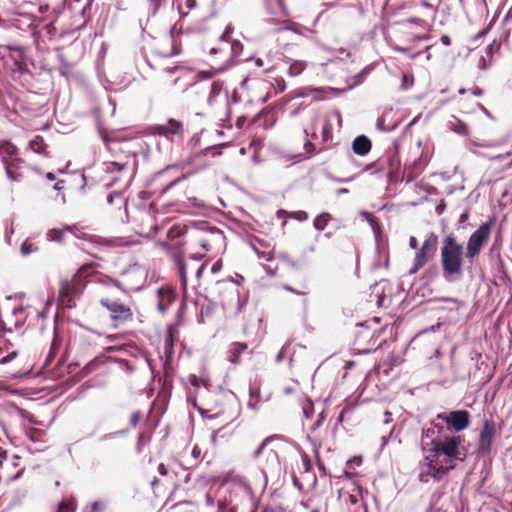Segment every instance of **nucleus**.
<instances>
[{
  "label": "nucleus",
  "instance_id": "nucleus-4",
  "mask_svg": "<svg viewBox=\"0 0 512 512\" xmlns=\"http://www.w3.org/2000/svg\"><path fill=\"white\" fill-rule=\"evenodd\" d=\"M451 469H453V466H443L428 453H423L418 478L422 483H428L430 480L438 482L441 477Z\"/></svg>",
  "mask_w": 512,
  "mask_h": 512
},
{
  "label": "nucleus",
  "instance_id": "nucleus-32",
  "mask_svg": "<svg viewBox=\"0 0 512 512\" xmlns=\"http://www.w3.org/2000/svg\"><path fill=\"white\" fill-rule=\"evenodd\" d=\"M271 440L270 437H267L263 440V442L259 445V447L254 452V457L257 458L261 455L265 447L267 446L268 442Z\"/></svg>",
  "mask_w": 512,
  "mask_h": 512
},
{
  "label": "nucleus",
  "instance_id": "nucleus-17",
  "mask_svg": "<svg viewBox=\"0 0 512 512\" xmlns=\"http://www.w3.org/2000/svg\"><path fill=\"white\" fill-rule=\"evenodd\" d=\"M106 170L108 172H110V173H113V172H119V173L128 172L127 183H129L131 178H132V175L134 173L135 168L133 167L132 169H130L128 167L127 163L122 164V163L113 161V162H109V163L106 164Z\"/></svg>",
  "mask_w": 512,
  "mask_h": 512
},
{
  "label": "nucleus",
  "instance_id": "nucleus-54",
  "mask_svg": "<svg viewBox=\"0 0 512 512\" xmlns=\"http://www.w3.org/2000/svg\"><path fill=\"white\" fill-rule=\"evenodd\" d=\"M284 347L280 350V352L278 353V355L276 356V361L277 362H280L283 360L284 358Z\"/></svg>",
  "mask_w": 512,
  "mask_h": 512
},
{
  "label": "nucleus",
  "instance_id": "nucleus-29",
  "mask_svg": "<svg viewBox=\"0 0 512 512\" xmlns=\"http://www.w3.org/2000/svg\"><path fill=\"white\" fill-rule=\"evenodd\" d=\"M361 216L371 225V227L374 231H376V229H378V223L373 214L363 211V212H361Z\"/></svg>",
  "mask_w": 512,
  "mask_h": 512
},
{
  "label": "nucleus",
  "instance_id": "nucleus-14",
  "mask_svg": "<svg viewBox=\"0 0 512 512\" xmlns=\"http://www.w3.org/2000/svg\"><path fill=\"white\" fill-rule=\"evenodd\" d=\"M66 231L73 233L77 238L90 239V236L84 233H79V229L76 225L65 226L61 229H51L47 232L46 236L49 241L61 242Z\"/></svg>",
  "mask_w": 512,
  "mask_h": 512
},
{
  "label": "nucleus",
  "instance_id": "nucleus-33",
  "mask_svg": "<svg viewBox=\"0 0 512 512\" xmlns=\"http://www.w3.org/2000/svg\"><path fill=\"white\" fill-rule=\"evenodd\" d=\"M33 251H35V248L32 244L28 243L27 241L23 242L21 246V252L23 255H28Z\"/></svg>",
  "mask_w": 512,
  "mask_h": 512
},
{
  "label": "nucleus",
  "instance_id": "nucleus-28",
  "mask_svg": "<svg viewBox=\"0 0 512 512\" xmlns=\"http://www.w3.org/2000/svg\"><path fill=\"white\" fill-rule=\"evenodd\" d=\"M328 222V216L327 215H320L314 220V227L317 230H324Z\"/></svg>",
  "mask_w": 512,
  "mask_h": 512
},
{
  "label": "nucleus",
  "instance_id": "nucleus-30",
  "mask_svg": "<svg viewBox=\"0 0 512 512\" xmlns=\"http://www.w3.org/2000/svg\"><path fill=\"white\" fill-rule=\"evenodd\" d=\"M148 1V9L150 11V14L155 15L158 8L161 5L162 0H147Z\"/></svg>",
  "mask_w": 512,
  "mask_h": 512
},
{
  "label": "nucleus",
  "instance_id": "nucleus-2",
  "mask_svg": "<svg viewBox=\"0 0 512 512\" xmlns=\"http://www.w3.org/2000/svg\"><path fill=\"white\" fill-rule=\"evenodd\" d=\"M441 265L443 277L447 282H453L460 278L463 265V247L452 235L445 237L443 240Z\"/></svg>",
  "mask_w": 512,
  "mask_h": 512
},
{
  "label": "nucleus",
  "instance_id": "nucleus-38",
  "mask_svg": "<svg viewBox=\"0 0 512 512\" xmlns=\"http://www.w3.org/2000/svg\"><path fill=\"white\" fill-rule=\"evenodd\" d=\"M158 245L160 247H162L163 249H165L169 254H171L172 256H175L176 254L171 252V245L167 242H159Z\"/></svg>",
  "mask_w": 512,
  "mask_h": 512
},
{
  "label": "nucleus",
  "instance_id": "nucleus-12",
  "mask_svg": "<svg viewBox=\"0 0 512 512\" xmlns=\"http://www.w3.org/2000/svg\"><path fill=\"white\" fill-rule=\"evenodd\" d=\"M495 434V423L492 420H485L478 440L479 453L487 454L490 452Z\"/></svg>",
  "mask_w": 512,
  "mask_h": 512
},
{
  "label": "nucleus",
  "instance_id": "nucleus-24",
  "mask_svg": "<svg viewBox=\"0 0 512 512\" xmlns=\"http://www.w3.org/2000/svg\"><path fill=\"white\" fill-rule=\"evenodd\" d=\"M30 148L36 153H44L45 143L41 137L36 136L33 140L30 141Z\"/></svg>",
  "mask_w": 512,
  "mask_h": 512
},
{
  "label": "nucleus",
  "instance_id": "nucleus-57",
  "mask_svg": "<svg viewBox=\"0 0 512 512\" xmlns=\"http://www.w3.org/2000/svg\"><path fill=\"white\" fill-rule=\"evenodd\" d=\"M407 82H408V76H407V75H403V78H402V87L406 88V86H407Z\"/></svg>",
  "mask_w": 512,
  "mask_h": 512
},
{
  "label": "nucleus",
  "instance_id": "nucleus-10",
  "mask_svg": "<svg viewBox=\"0 0 512 512\" xmlns=\"http://www.w3.org/2000/svg\"><path fill=\"white\" fill-rule=\"evenodd\" d=\"M100 304L110 312L111 318L116 322H126L133 317L131 308L121 302L102 298Z\"/></svg>",
  "mask_w": 512,
  "mask_h": 512
},
{
  "label": "nucleus",
  "instance_id": "nucleus-61",
  "mask_svg": "<svg viewBox=\"0 0 512 512\" xmlns=\"http://www.w3.org/2000/svg\"><path fill=\"white\" fill-rule=\"evenodd\" d=\"M322 420H323V415H322V414H320V417H319V419L317 420V423H316V426H317V427H319V426L321 425Z\"/></svg>",
  "mask_w": 512,
  "mask_h": 512
},
{
  "label": "nucleus",
  "instance_id": "nucleus-26",
  "mask_svg": "<svg viewBox=\"0 0 512 512\" xmlns=\"http://www.w3.org/2000/svg\"><path fill=\"white\" fill-rule=\"evenodd\" d=\"M3 163H4V166H5V170H6V174H7L8 178L11 181H18L19 180V175L15 174L12 171L13 161H9L7 158H4L3 159Z\"/></svg>",
  "mask_w": 512,
  "mask_h": 512
},
{
  "label": "nucleus",
  "instance_id": "nucleus-58",
  "mask_svg": "<svg viewBox=\"0 0 512 512\" xmlns=\"http://www.w3.org/2000/svg\"><path fill=\"white\" fill-rule=\"evenodd\" d=\"M46 177L50 181H53L55 179V175L51 172L47 173Z\"/></svg>",
  "mask_w": 512,
  "mask_h": 512
},
{
  "label": "nucleus",
  "instance_id": "nucleus-37",
  "mask_svg": "<svg viewBox=\"0 0 512 512\" xmlns=\"http://www.w3.org/2000/svg\"><path fill=\"white\" fill-rule=\"evenodd\" d=\"M421 5L423 7H425V8H427L428 10L432 11V15L431 16H432V19H434L435 18V14H436V10L433 8V6L429 2H427L426 0H422L421 1Z\"/></svg>",
  "mask_w": 512,
  "mask_h": 512
},
{
  "label": "nucleus",
  "instance_id": "nucleus-51",
  "mask_svg": "<svg viewBox=\"0 0 512 512\" xmlns=\"http://www.w3.org/2000/svg\"><path fill=\"white\" fill-rule=\"evenodd\" d=\"M385 419H384V423L385 424H388L392 421V414L388 411L385 412Z\"/></svg>",
  "mask_w": 512,
  "mask_h": 512
},
{
  "label": "nucleus",
  "instance_id": "nucleus-21",
  "mask_svg": "<svg viewBox=\"0 0 512 512\" xmlns=\"http://www.w3.org/2000/svg\"><path fill=\"white\" fill-rule=\"evenodd\" d=\"M17 151V148L11 144L10 142H1L0 143V155L2 160L7 158L6 156H13Z\"/></svg>",
  "mask_w": 512,
  "mask_h": 512
},
{
  "label": "nucleus",
  "instance_id": "nucleus-46",
  "mask_svg": "<svg viewBox=\"0 0 512 512\" xmlns=\"http://www.w3.org/2000/svg\"><path fill=\"white\" fill-rule=\"evenodd\" d=\"M188 201L189 203L192 205V206H196V207H200L202 206L203 204L195 197L193 198H188Z\"/></svg>",
  "mask_w": 512,
  "mask_h": 512
},
{
  "label": "nucleus",
  "instance_id": "nucleus-3",
  "mask_svg": "<svg viewBox=\"0 0 512 512\" xmlns=\"http://www.w3.org/2000/svg\"><path fill=\"white\" fill-rule=\"evenodd\" d=\"M231 27L228 26L219 38V45L212 47L209 51L210 55H221L219 65L215 67V72L226 70L230 66V61L233 57L238 55L242 50V45L239 41H230Z\"/></svg>",
  "mask_w": 512,
  "mask_h": 512
},
{
  "label": "nucleus",
  "instance_id": "nucleus-40",
  "mask_svg": "<svg viewBox=\"0 0 512 512\" xmlns=\"http://www.w3.org/2000/svg\"><path fill=\"white\" fill-rule=\"evenodd\" d=\"M212 72L211 71H201L198 73V77L201 78V79H209L212 77Z\"/></svg>",
  "mask_w": 512,
  "mask_h": 512
},
{
  "label": "nucleus",
  "instance_id": "nucleus-35",
  "mask_svg": "<svg viewBox=\"0 0 512 512\" xmlns=\"http://www.w3.org/2000/svg\"><path fill=\"white\" fill-rule=\"evenodd\" d=\"M219 512H236V508L231 506L229 507L227 503L219 501L218 503Z\"/></svg>",
  "mask_w": 512,
  "mask_h": 512
},
{
  "label": "nucleus",
  "instance_id": "nucleus-60",
  "mask_svg": "<svg viewBox=\"0 0 512 512\" xmlns=\"http://www.w3.org/2000/svg\"><path fill=\"white\" fill-rule=\"evenodd\" d=\"M255 64H256V66L261 67L263 65L262 59H260V58L256 59Z\"/></svg>",
  "mask_w": 512,
  "mask_h": 512
},
{
  "label": "nucleus",
  "instance_id": "nucleus-39",
  "mask_svg": "<svg viewBox=\"0 0 512 512\" xmlns=\"http://www.w3.org/2000/svg\"><path fill=\"white\" fill-rule=\"evenodd\" d=\"M139 418H140V415L137 412H135L131 415L130 422L133 427H135L138 424Z\"/></svg>",
  "mask_w": 512,
  "mask_h": 512
},
{
  "label": "nucleus",
  "instance_id": "nucleus-44",
  "mask_svg": "<svg viewBox=\"0 0 512 512\" xmlns=\"http://www.w3.org/2000/svg\"><path fill=\"white\" fill-rule=\"evenodd\" d=\"M302 464H303L304 470L307 472V470L309 469V460H308L307 454L302 455Z\"/></svg>",
  "mask_w": 512,
  "mask_h": 512
},
{
  "label": "nucleus",
  "instance_id": "nucleus-55",
  "mask_svg": "<svg viewBox=\"0 0 512 512\" xmlns=\"http://www.w3.org/2000/svg\"><path fill=\"white\" fill-rule=\"evenodd\" d=\"M472 94H473V95H475V96H481V95L483 94V90H482V89H480V88H478V87H476V88L473 90Z\"/></svg>",
  "mask_w": 512,
  "mask_h": 512
},
{
  "label": "nucleus",
  "instance_id": "nucleus-63",
  "mask_svg": "<svg viewBox=\"0 0 512 512\" xmlns=\"http://www.w3.org/2000/svg\"><path fill=\"white\" fill-rule=\"evenodd\" d=\"M292 391H293V389L291 387L284 388L285 394H290V393H292Z\"/></svg>",
  "mask_w": 512,
  "mask_h": 512
},
{
  "label": "nucleus",
  "instance_id": "nucleus-49",
  "mask_svg": "<svg viewBox=\"0 0 512 512\" xmlns=\"http://www.w3.org/2000/svg\"><path fill=\"white\" fill-rule=\"evenodd\" d=\"M417 244H418L417 239L414 236H411L409 239V246L412 249H415V248H417Z\"/></svg>",
  "mask_w": 512,
  "mask_h": 512
},
{
  "label": "nucleus",
  "instance_id": "nucleus-62",
  "mask_svg": "<svg viewBox=\"0 0 512 512\" xmlns=\"http://www.w3.org/2000/svg\"><path fill=\"white\" fill-rule=\"evenodd\" d=\"M430 433H431L432 435L434 434V428H433V429H427V430L425 431V434H426V436H427V437H428V436H430Z\"/></svg>",
  "mask_w": 512,
  "mask_h": 512
},
{
  "label": "nucleus",
  "instance_id": "nucleus-7",
  "mask_svg": "<svg viewBox=\"0 0 512 512\" xmlns=\"http://www.w3.org/2000/svg\"><path fill=\"white\" fill-rule=\"evenodd\" d=\"M201 88L208 91L207 103L211 107L229 106L228 91L224 83L219 80L201 85Z\"/></svg>",
  "mask_w": 512,
  "mask_h": 512
},
{
  "label": "nucleus",
  "instance_id": "nucleus-43",
  "mask_svg": "<svg viewBox=\"0 0 512 512\" xmlns=\"http://www.w3.org/2000/svg\"><path fill=\"white\" fill-rule=\"evenodd\" d=\"M192 456L195 458V459H199L200 456H201V450L198 446H194L193 449H192Z\"/></svg>",
  "mask_w": 512,
  "mask_h": 512
},
{
  "label": "nucleus",
  "instance_id": "nucleus-23",
  "mask_svg": "<svg viewBox=\"0 0 512 512\" xmlns=\"http://www.w3.org/2000/svg\"><path fill=\"white\" fill-rule=\"evenodd\" d=\"M158 310L161 313H165L169 304L171 303V296L168 294H163L160 290L158 292Z\"/></svg>",
  "mask_w": 512,
  "mask_h": 512
},
{
  "label": "nucleus",
  "instance_id": "nucleus-1",
  "mask_svg": "<svg viewBox=\"0 0 512 512\" xmlns=\"http://www.w3.org/2000/svg\"><path fill=\"white\" fill-rule=\"evenodd\" d=\"M461 436H445L433 438L430 442L422 445V452L428 453L443 466H453L455 461L461 458Z\"/></svg>",
  "mask_w": 512,
  "mask_h": 512
},
{
  "label": "nucleus",
  "instance_id": "nucleus-6",
  "mask_svg": "<svg viewBox=\"0 0 512 512\" xmlns=\"http://www.w3.org/2000/svg\"><path fill=\"white\" fill-rule=\"evenodd\" d=\"M492 228V220H489L479 226V228L471 234L466 247V257L473 259L479 254L482 247L487 243Z\"/></svg>",
  "mask_w": 512,
  "mask_h": 512
},
{
  "label": "nucleus",
  "instance_id": "nucleus-52",
  "mask_svg": "<svg viewBox=\"0 0 512 512\" xmlns=\"http://www.w3.org/2000/svg\"><path fill=\"white\" fill-rule=\"evenodd\" d=\"M199 382H200V380L196 376L193 375L190 377V383L193 386H199Z\"/></svg>",
  "mask_w": 512,
  "mask_h": 512
},
{
  "label": "nucleus",
  "instance_id": "nucleus-53",
  "mask_svg": "<svg viewBox=\"0 0 512 512\" xmlns=\"http://www.w3.org/2000/svg\"><path fill=\"white\" fill-rule=\"evenodd\" d=\"M256 253H257V255H258V257H259L260 259H265V260H267V261H269V260L271 259V257H270V256H267V255H266L265 253H263V252H259L258 250H256Z\"/></svg>",
  "mask_w": 512,
  "mask_h": 512
},
{
  "label": "nucleus",
  "instance_id": "nucleus-13",
  "mask_svg": "<svg viewBox=\"0 0 512 512\" xmlns=\"http://www.w3.org/2000/svg\"><path fill=\"white\" fill-rule=\"evenodd\" d=\"M184 132L183 125L180 121L169 119L166 124L157 125L153 128V133L172 138L175 135H182Z\"/></svg>",
  "mask_w": 512,
  "mask_h": 512
},
{
  "label": "nucleus",
  "instance_id": "nucleus-31",
  "mask_svg": "<svg viewBox=\"0 0 512 512\" xmlns=\"http://www.w3.org/2000/svg\"><path fill=\"white\" fill-rule=\"evenodd\" d=\"M303 69H304L303 64H301V63L294 64V65L290 66L289 73L292 76H297V75H299L303 71Z\"/></svg>",
  "mask_w": 512,
  "mask_h": 512
},
{
  "label": "nucleus",
  "instance_id": "nucleus-36",
  "mask_svg": "<svg viewBox=\"0 0 512 512\" xmlns=\"http://www.w3.org/2000/svg\"><path fill=\"white\" fill-rule=\"evenodd\" d=\"M406 22L416 24V25H419L422 27H424V25H425V21L418 17H411V18L407 19Z\"/></svg>",
  "mask_w": 512,
  "mask_h": 512
},
{
  "label": "nucleus",
  "instance_id": "nucleus-42",
  "mask_svg": "<svg viewBox=\"0 0 512 512\" xmlns=\"http://www.w3.org/2000/svg\"><path fill=\"white\" fill-rule=\"evenodd\" d=\"M221 268H222V263L220 261H217L211 267V272L212 273H217V272H219L221 270Z\"/></svg>",
  "mask_w": 512,
  "mask_h": 512
},
{
  "label": "nucleus",
  "instance_id": "nucleus-20",
  "mask_svg": "<svg viewBox=\"0 0 512 512\" xmlns=\"http://www.w3.org/2000/svg\"><path fill=\"white\" fill-rule=\"evenodd\" d=\"M190 266L191 265L185 261L178 262L181 286L184 291L187 289L188 270L191 268Z\"/></svg>",
  "mask_w": 512,
  "mask_h": 512
},
{
  "label": "nucleus",
  "instance_id": "nucleus-56",
  "mask_svg": "<svg viewBox=\"0 0 512 512\" xmlns=\"http://www.w3.org/2000/svg\"><path fill=\"white\" fill-rule=\"evenodd\" d=\"M206 503H207V505H209V506H212V505H213V503H214V501H213L212 497H211L209 494H207V495H206Z\"/></svg>",
  "mask_w": 512,
  "mask_h": 512
},
{
  "label": "nucleus",
  "instance_id": "nucleus-27",
  "mask_svg": "<svg viewBox=\"0 0 512 512\" xmlns=\"http://www.w3.org/2000/svg\"><path fill=\"white\" fill-rule=\"evenodd\" d=\"M322 138L323 141H329L332 138V127L331 124L325 120L322 127Z\"/></svg>",
  "mask_w": 512,
  "mask_h": 512
},
{
  "label": "nucleus",
  "instance_id": "nucleus-18",
  "mask_svg": "<svg viewBox=\"0 0 512 512\" xmlns=\"http://www.w3.org/2000/svg\"><path fill=\"white\" fill-rule=\"evenodd\" d=\"M247 349L246 343H234L230 349L229 361L233 364H237L240 361V354Z\"/></svg>",
  "mask_w": 512,
  "mask_h": 512
},
{
  "label": "nucleus",
  "instance_id": "nucleus-15",
  "mask_svg": "<svg viewBox=\"0 0 512 512\" xmlns=\"http://www.w3.org/2000/svg\"><path fill=\"white\" fill-rule=\"evenodd\" d=\"M77 293L76 287L68 280L61 282L59 287V296L63 303H70Z\"/></svg>",
  "mask_w": 512,
  "mask_h": 512
},
{
  "label": "nucleus",
  "instance_id": "nucleus-59",
  "mask_svg": "<svg viewBox=\"0 0 512 512\" xmlns=\"http://www.w3.org/2000/svg\"><path fill=\"white\" fill-rule=\"evenodd\" d=\"M357 501H358V499H357V497H356L355 495H351V496H350V502H351L352 504H356V503H357Z\"/></svg>",
  "mask_w": 512,
  "mask_h": 512
},
{
  "label": "nucleus",
  "instance_id": "nucleus-11",
  "mask_svg": "<svg viewBox=\"0 0 512 512\" xmlns=\"http://www.w3.org/2000/svg\"><path fill=\"white\" fill-rule=\"evenodd\" d=\"M192 238L205 251H210L213 244L221 241L222 234L219 230L194 229L191 231Z\"/></svg>",
  "mask_w": 512,
  "mask_h": 512
},
{
  "label": "nucleus",
  "instance_id": "nucleus-64",
  "mask_svg": "<svg viewBox=\"0 0 512 512\" xmlns=\"http://www.w3.org/2000/svg\"><path fill=\"white\" fill-rule=\"evenodd\" d=\"M512 155V150L507 152L505 155H499L497 158H504V157H507V156H510Z\"/></svg>",
  "mask_w": 512,
  "mask_h": 512
},
{
  "label": "nucleus",
  "instance_id": "nucleus-5",
  "mask_svg": "<svg viewBox=\"0 0 512 512\" xmlns=\"http://www.w3.org/2000/svg\"><path fill=\"white\" fill-rule=\"evenodd\" d=\"M438 237L434 233H430L424 240L421 248L416 252L413 266L409 270V274H416L423 268L433 257L437 250Z\"/></svg>",
  "mask_w": 512,
  "mask_h": 512
},
{
  "label": "nucleus",
  "instance_id": "nucleus-45",
  "mask_svg": "<svg viewBox=\"0 0 512 512\" xmlns=\"http://www.w3.org/2000/svg\"><path fill=\"white\" fill-rule=\"evenodd\" d=\"M158 472H159V474H161L162 476H166V475L168 474V470H167L166 466H165L163 463L159 464V466H158Z\"/></svg>",
  "mask_w": 512,
  "mask_h": 512
},
{
  "label": "nucleus",
  "instance_id": "nucleus-22",
  "mask_svg": "<svg viewBox=\"0 0 512 512\" xmlns=\"http://www.w3.org/2000/svg\"><path fill=\"white\" fill-rule=\"evenodd\" d=\"M76 510V501L74 498H69L63 500L58 507L57 512H75Z\"/></svg>",
  "mask_w": 512,
  "mask_h": 512
},
{
  "label": "nucleus",
  "instance_id": "nucleus-25",
  "mask_svg": "<svg viewBox=\"0 0 512 512\" xmlns=\"http://www.w3.org/2000/svg\"><path fill=\"white\" fill-rule=\"evenodd\" d=\"M302 410L305 418L310 419L314 413V405L311 400L304 399L302 401Z\"/></svg>",
  "mask_w": 512,
  "mask_h": 512
},
{
  "label": "nucleus",
  "instance_id": "nucleus-9",
  "mask_svg": "<svg viewBox=\"0 0 512 512\" xmlns=\"http://www.w3.org/2000/svg\"><path fill=\"white\" fill-rule=\"evenodd\" d=\"M142 275L143 273L140 269L132 268L123 273L122 281L113 279H108V281L125 292L137 291L143 283Z\"/></svg>",
  "mask_w": 512,
  "mask_h": 512
},
{
  "label": "nucleus",
  "instance_id": "nucleus-16",
  "mask_svg": "<svg viewBox=\"0 0 512 512\" xmlns=\"http://www.w3.org/2000/svg\"><path fill=\"white\" fill-rule=\"evenodd\" d=\"M352 148L354 153L364 156L371 150V141L364 135L357 136L353 141Z\"/></svg>",
  "mask_w": 512,
  "mask_h": 512
},
{
  "label": "nucleus",
  "instance_id": "nucleus-34",
  "mask_svg": "<svg viewBox=\"0 0 512 512\" xmlns=\"http://www.w3.org/2000/svg\"><path fill=\"white\" fill-rule=\"evenodd\" d=\"M279 257L286 265H289L293 268L298 267L297 263L293 259H291L287 254H281Z\"/></svg>",
  "mask_w": 512,
  "mask_h": 512
},
{
  "label": "nucleus",
  "instance_id": "nucleus-50",
  "mask_svg": "<svg viewBox=\"0 0 512 512\" xmlns=\"http://www.w3.org/2000/svg\"><path fill=\"white\" fill-rule=\"evenodd\" d=\"M102 508L103 507H102V504L100 502L96 501V502L92 503V510H93V512H96L98 510H102Z\"/></svg>",
  "mask_w": 512,
  "mask_h": 512
},
{
  "label": "nucleus",
  "instance_id": "nucleus-19",
  "mask_svg": "<svg viewBox=\"0 0 512 512\" xmlns=\"http://www.w3.org/2000/svg\"><path fill=\"white\" fill-rule=\"evenodd\" d=\"M448 128L460 135H468V126L456 117L448 122Z\"/></svg>",
  "mask_w": 512,
  "mask_h": 512
},
{
  "label": "nucleus",
  "instance_id": "nucleus-48",
  "mask_svg": "<svg viewBox=\"0 0 512 512\" xmlns=\"http://www.w3.org/2000/svg\"><path fill=\"white\" fill-rule=\"evenodd\" d=\"M196 4H197L196 0H186V1H185V5H186V7H187L188 9H193V8H195V7H196Z\"/></svg>",
  "mask_w": 512,
  "mask_h": 512
},
{
  "label": "nucleus",
  "instance_id": "nucleus-47",
  "mask_svg": "<svg viewBox=\"0 0 512 512\" xmlns=\"http://www.w3.org/2000/svg\"><path fill=\"white\" fill-rule=\"evenodd\" d=\"M441 42H442L443 45L449 46L451 44L450 37L447 36V35H442L441 36Z\"/></svg>",
  "mask_w": 512,
  "mask_h": 512
},
{
  "label": "nucleus",
  "instance_id": "nucleus-8",
  "mask_svg": "<svg viewBox=\"0 0 512 512\" xmlns=\"http://www.w3.org/2000/svg\"><path fill=\"white\" fill-rule=\"evenodd\" d=\"M437 419L446 423L448 429L460 432L469 427L470 414L466 410H455L449 413L437 414Z\"/></svg>",
  "mask_w": 512,
  "mask_h": 512
},
{
  "label": "nucleus",
  "instance_id": "nucleus-41",
  "mask_svg": "<svg viewBox=\"0 0 512 512\" xmlns=\"http://www.w3.org/2000/svg\"><path fill=\"white\" fill-rule=\"evenodd\" d=\"M205 269V264H201L199 265L196 269H195V275H196V278L199 280L201 275H202V272L204 271Z\"/></svg>",
  "mask_w": 512,
  "mask_h": 512
}]
</instances>
